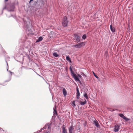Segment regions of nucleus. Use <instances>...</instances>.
<instances>
[{"label":"nucleus","mask_w":133,"mask_h":133,"mask_svg":"<svg viewBox=\"0 0 133 133\" xmlns=\"http://www.w3.org/2000/svg\"><path fill=\"white\" fill-rule=\"evenodd\" d=\"M71 72L72 74V75L73 76H74V75H75L76 74H74V72L73 71H72Z\"/></svg>","instance_id":"obj_22"},{"label":"nucleus","mask_w":133,"mask_h":133,"mask_svg":"<svg viewBox=\"0 0 133 133\" xmlns=\"http://www.w3.org/2000/svg\"><path fill=\"white\" fill-rule=\"evenodd\" d=\"M120 129V126L119 124H116L115 126L113 129L114 131L115 132H118Z\"/></svg>","instance_id":"obj_4"},{"label":"nucleus","mask_w":133,"mask_h":133,"mask_svg":"<svg viewBox=\"0 0 133 133\" xmlns=\"http://www.w3.org/2000/svg\"><path fill=\"white\" fill-rule=\"evenodd\" d=\"M73 76L76 81H77L79 82H80V80L77 76L76 74L74 75V76Z\"/></svg>","instance_id":"obj_7"},{"label":"nucleus","mask_w":133,"mask_h":133,"mask_svg":"<svg viewBox=\"0 0 133 133\" xmlns=\"http://www.w3.org/2000/svg\"><path fill=\"white\" fill-rule=\"evenodd\" d=\"M43 39V38L42 37H40L37 40L36 42H38L41 41Z\"/></svg>","instance_id":"obj_13"},{"label":"nucleus","mask_w":133,"mask_h":133,"mask_svg":"<svg viewBox=\"0 0 133 133\" xmlns=\"http://www.w3.org/2000/svg\"><path fill=\"white\" fill-rule=\"evenodd\" d=\"M94 123L96 127H99V125L97 121L96 120L94 121Z\"/></svg>","instance_id":"obj_8"},{"label":"nucleus","mask_w":133,"mask_h":133,"mask_svg":"<svg viewBox=\"0 0 133 133\" xmlns=\"http://www.w3.org/2000/svg\"><path fill=\"white\" fill-rule=\"evenodd\" d=\"M63 127H62V133H66V131L65 128V127L64 125H63Z\"/></svg>","instance_id":"obj_11"},{"label":"nucleus","mask_w":133,"mask_h":133,"mask_svg":"<svg viewBox=\"0 0 133 133\" xmlns=\"http://www.w3.org/2000/svg\"><path fill=\"white\" fill-rule=\"evenodd\" d=\"M93 73L94 75V76L95 77H96V78H98V77L96 75H95V73L94 72H93Z\"/></svg>","instance_id":"obj_21"},{"label":"nucleus","mask_w":133,"mask_h":133,"mask_svg":"<svg viewBox=\"0 0 133 133\" xmlns=\"http://www.w3.org/2000/svg\"><path fill=\"white\" fill-rule=\"evenodd\" d=\"M82 75H83V76H86L83 73H82Z\"/></svg>","instance_id":"obj_26"},{"label":"nucleus","mask_w":133,"mask_h":133,"mask_svg":"<svg viewBox=\"0 0 133 133\" xmlns=\"http://www.w3.org/2000/svg\"><path fill=\"white\" fill-rule=\"evenodd\" d=\"M48 129H50H50H51V128H50V126H48Z\"/></svg>","instance_id":"obj_29"},{"label":"nucleus","mask_w":133,"mask_h":133,"mask_svg":"<svg viewBox=\"0 0 133 133\" xmlns=\"http://www.w3.org/2000/svg\"><path fill=\"white\" fill-rule=\"evenodd\" d=\"M87 103V101L86 100H85L84 102L80 101V103L81 105H84Z\"/></svg>","instance_id":"obj_12"},{"label":"nucleus","mask_w":133,"mask_h":133,"mask_svg":"<svg viewBox=\"0 0 133 133\" xmlns=\"http://www.w3.org/2000/svg\"><path fill=\"white\" fill-rule=\"evenodd\" d=\"M76 89H77V92H78V91L79 92V90H78V87Z\"/></svg>","instance_id":"obj_27"},{"label":"nucleus","mask_w":133,"mask_h":133,"mask_svg":"<svg viewBox=\"0 0 133 133\" xmlns=\"http://www.w3.org/2000/svg\"><path fill=\"white\" fill-rule=\"evenodd\" d=\"M85 44V42H81L78 43L77 44H76L73 46V47L77 48H80L81 47H82L83 46H84Z\"/></svg>","instance_id":"obj_1"},{"label":"nucleus","mask_w":133,"mask_h":133,"mask_svg":"<svg viewBox=\"0 0 133 133\" xmlns=\"http://www.w3.org/2000/svg\"><path fill=\"white\" fill-rule=\"evenodd\" d=\"M70 70L71 72L72 71H73L72 68L71 67H70Z\"/></svg>","instance_id":"obj_23"},{"label":"nucleus","mask_w":133,"mask_h":133,"mask_svg":"<svg viewBox=\"0 0 133 133\" xmlns=\"http://www.w3.org/2000/svg\"><path fill=\"white\" fill-rule=\"evenodd\" d=\"M33 0H30V2L33 1Z\"/></svg>","instance_id":"obj_30"},{"label":"nucleus","mask_w":133,"mask_h":133,"mask_svg":"<svg viewBox=\"0 0 133 133\" xmlns=\"http://www.w3.org/2000/svg\"><path fill=\"white\" fill-rule=\"evenodd\" d=\"M110 29L112 32H114L115 31V28L114 27L112 26V25H110Z\"/></svg>","instance_id":"obj_10"},{"label":"nucleus","mask_w":133,"mask_h":133,"mask_svg":"<svg viewBox=\"0 0 133 133\" xmlns=\"http://www.w3.org/2000/svg\"><path fill=\"white\" fill-rule=\"evenodd\" d=\"M63 92L64 96H65L67 94V92L65 88H63Z\"/></svg>","instance_id":"obj_9"},{"label":"nucleus","mask_w":133,"mask_h":133,"mask_svg":"<svg viewBox=\"0 0 133 133\" xmlns=\"http://www.w3.org/2000/svg\"><path fill=\"white\" fill-rule=\"evenodd\" d=\"M75 101H73L72 102V105L73 106V107H75L76 106V105L75 104Z\"/></svg>","instance_id":"obj_19"},{"label":"nucleus","mask_w":133,"mask_h":133,"mask_svg":"<svg viewBox=\"0 0 133 133\" xmlns=\"http://www.w3.org/2000/svg\"><path fill=\"white\" fill-rule=\"evenodd\" d=\"M44 133H48V132L47 131L45 130L44 131Z\"/></svg>","instance_id":"obj_25"},{"label":"nucleus","mask_w":133,"mask_h":133,"mask_svg":"<svg viewBox=\"0 0 133 133\" xmlns=\"http://www.w3.org/2000/svg\"><path fill=\"white\" fill-rule=\"evenodd\" d=\"M74 130V128L73 126L71 125L69 128V133H72V131Z\"/></svg>","instance_id":"obj_6"},{"label":"nucleus","mask_w":133,"mask_h":133,"mask_svg":"<svg viewBox=\"0 0 133 133\" xmlns=\"http://www.w3.org/2000/svg\"><path fill=\"white\" fill-rule=\"evenodd\" d=\"M9 0H5V1L7 2Z\"/></svg>","instance_id":"obj_31"},{"label":"nucleus","mask_w":133,"mask_h":133,"mask_svg":"<svg viewBox=\"0 0 133 133\" xmlns=\"http://www.w3.org/2000/svg\"><path fill=\"white\" fill-rule=\"evenodd\" d=\"M84 96L87 99H88V98L87 94V93H85L84 94Z\"/></svg>","instance_id":"obj_17"},{"label":"nucleus","mask_w":133,"mask_h":133,"mask_svg":"<svg viewBox=\"0 0 133 133\" xmlns=\"http://www.w3.org/2000/svg\"><path fill=\"white\" fill-rule=\"evenodd\" d=\"M86 37H87L86 35L85 34L83 35V36H82V38L83 39H84L86 38Z\"/></svg>","instance_id":"obj_18"},{"label":"nucleus","mask_w":133,"mask_h":133,"mask_svg":"<svg viewBox=\"0 0 133 133\" xmlns=\"http://www.w3.org/2000/svg\"><path fill=\"white\" fill-rule=\"evenodd\" d=\"M46 127L45 126V127H43V128H42V129H43V130H44V129H46Z\"/></svg>","instance_id":"obj_24"},{"label":"nucleus","mask_w":133,"mask_h":133,"mask_svg":"<svg viewBox=\"0 0 133 133\" xmlns=\"http://www.w3.org/2000/svg\"><path fill=\"white\" fill-rule=\"evenodd\" d=\"M119 115L120 117L123 118L126 121H128L130 120V119L129 118H127L125 116H124L123 114H119Z\"/></svg>","instance_id":"obj_5"},{"label":"nucleus","mask_w":133,"mask_h":133,"mask_svg":"<svg viewBox=\"0 0 133 133\" xmlns=\"http://www.w3.org/2000/svg\"><path fill=\"white\" fill-rule=\"evenodd\" d=\"M66 59L68 61H69L70 62H71V60L69 56H67L66 57Z\"/></svg>","instance_id":"obj_16"},{"label":"nucleus","mask_w":133,"mask_h":133,"mask_svg":"<svg viewBox=\"0 0 133 133\" xmlns=\"http://www.w3.org/2000/svg\"><path fill=\"white\" fill-rule=\"evenodd\" d=\"M54 113L57 114V111L55 109H54Z\"/></svg>","instance_id":"obj_20"},{"label":"nucleus","mask_w":133,"mask_h":133,"mask_svg":"<svg viewBox=\"0 0 133 133\" xmlns=\"http://www.w3.org/2000/svg\"><path fill=\"white\" fill-rule=\"evenodd\" d=\"M75 40H76L77 42H79L81 41V37L79 36L76 34H74Z\"/></svg>","instance_id":"obj_3"},{"label":"nucleus","mask_w":133,"mask_h":133,"mask_svg":"<svg viewBox=\"0 0 133 133\" xmlns=\"http://www.w3.org/2000/svg\"><path fill=\"white\" fill-rule=\"evenodd\" d=\"M78 77H81V76L80 75H78Z\"/></svg>","instance_id":"obj_28"},{"label":"nucleus","mask_w":133,"mask_h":133,"mask_svg":"<svg viewBox=\"0 0 133 133\" xmlns=\"http://www.w3.org/2000/svg\"><path fill=\"white\" fill-rule=\"evenodd\" d=\"M80 96V94L79 92H77V96L76 97L77 99H79V96Z\"/></svg>","instance_id":"obj_15"},{"label":"nucleus","mask_w":133,"mask_h":133,"mask_svg":"<svg viewBox=\"0 0 133 133\" xmlns=\"http://www.w3.org/2000/svg\"><path fill=\"white\" fill-rule=\"evenodd\" d=\"M53 56L56 57H58L59 55H58L56 52H54L53 53Z\"/></svg>","instance_id":"obj_14"},{"label":"nucleus","mask_w":133,"mask_h":133,"mask_svg":"<svg viewBox=\"0 0 133 133\" xmlns=\"http://www.w3.org/2000/svg\"><path fill=\"white\" fill-rule=\"evenodd\" d=\"M68 23L67 18L66 16H64V17L63 19L62 25L63 26L66 27L67 26Z\"/></svg>","instance_id":"obj_2"}]
</instances>
